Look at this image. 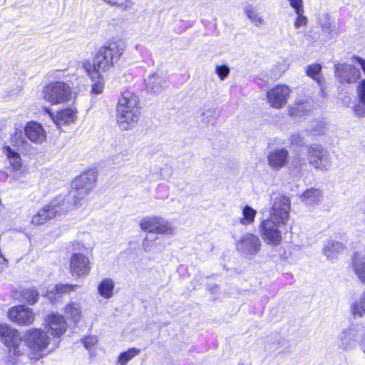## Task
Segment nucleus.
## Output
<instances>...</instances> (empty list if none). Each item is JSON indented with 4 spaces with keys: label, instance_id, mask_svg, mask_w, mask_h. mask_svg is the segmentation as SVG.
<instances>
[{
    "label": "nucleus",
    "instance_id": "473e14b6",
    "mask_svg": "<svg viewBox=\"0 0 365 365\" xmlns=\"http://www.w3.org/2000/svg\"><path fill=\"white\" fill-rule=\"evenodd\" d=\"M257 211L249 205H245L242 209V218L240 220L243 225H250L255 221Z\"/></svg>",
    "mask_w": 365,
    "mask_h": 365
},
{
    "label": "nucleus",
    "instance_id": "0eeeda50",
    "mask_svg": "<svg viewBox=\"0 0 365 365\" xmlns=\"http://www.w3.org/2000/svg\"><path fill=\"white\" fill-rule=\"evenodd\" d=\"M307 158L310 165L316 169L327 170L331 166L329 152L319 144L307 146Z\"/></svg>",
    "mask_w": 365,
    "mask_h": 365
},
{
    "label": "nucleus",
    "instance_id": "49530a36",
    "mask_svg": "<svg viewBox=\"0 0 365 365\" xmlns=\"http://www.w3.org/2000/svg\"><path fill=\"white\" fill-rule=\"evenodd\" d=\"M11 170L10 168H6L5 169L1 170L0 171V181L1 182H6L9 178V177H11L12 178H16V177L14 175L11 176V174L10 173Z\"/></svg>",
    "mask_w": 365,
    "mask_h": 365
},
{
    "label": "nucleus",
    "instance_id": "79ce46f5",
    "mask_svg": "<svg viewBox=\"0 0 365 365\" xmlns=\"http://www.w3.org/2000/svg\"><path fill=\"white\" fill-rule=\"evenodd\" d=\"M157 237L152 238L147 235L143 242V248L144 251L148 252H150L155 247V240Z\"/></svg>",
    "mask_w": 365,
    "mask_h": 365
},
{
    "label": "nucleus",
    "instance_id": "1a4fd4ad",
    "mask_svg": "<svg viewBox=\"0 0 365 365\" xmlns=\"http://www.w3.org/2000/svg\"><path fill=\"white\" fill-rule=\"evenodd\" d=\"M114 64L110 63L108 58L102 53V51H98L96 54L93 62L86 60L82 62V67L91 78L94 79L99 76L100 71H107L113 67Z\"/></svg>",
    "mask_w": 365,
    "mask_h": 365
},
{
    "label": "nucleus",
    "instance_id": "c03bdc74",
    "mask_svg": "<svg viewBox=\"0 0 365 365\" xmlns=\"http://www.w3.org/2000/svg\"><path fill=\"white\" fill-rule=\"evenodd\" d=\"M98 340L96 336H86L83 339V343L86 349H91L96 343Z\"/></svg>",
    "mask_w": 365,
    "mask_h": 365
},
{
    "label": "nucleus",
    "instance_id": "37998d69",
    "mask_svg": "<svg viewBox=\"0 0 365 365\" xmlns=\"http://www.w3.org/2000/svg\"><path fill=\"white\" fill-rule=\"evenodd\" d=\"M322 31L327 34V37L329 38H333L336 34L334 27H332L331 24L329 22H326L322 25Z\"/></svg>",
    "mask_w": 365,
    "mask_h": 365
},
{
    "label": "nucleus",
    "instance_id": "dca6fc26",
    "mask_svg": "<svg viewBox=\"0 0 365 365\" xmlns=\"http://www.w3.org/2000/svg\"><path fill=\"white\" fill-rule=\"evenodd\" d=\"M100 51L114 65L117 63L124 53L123 43L116 41L107 42L103 46L99 48Z\"/></svg>",
    "mask_w": 365,
    "mask_h": 365
},
{
    "label": "nucleus",
    "instance_id": "ddd939ff",
    "mask_svg": "<svg viewBox=\"0 0 365 365\" xmlns=\"http://www.w3.org/2000/svg\"><path fill=\"white\" fill-rule=\"evenodd\" d=\"M335 75L340 82L353 83L359 79L360 71L351 65L336 63Z\"/></svg>",
    "mask_w": 365,
    "mask_h": 365
},
{
    "label": "nucleus",
    "instance_id": "423d86ee",
    "mask_svg": "<svg viewBox=\"0 0 365 365\" xmlns=\"http://www.w3.org/2000/svg\"><path fill=\"white\" fill-rule=\"evenodd\" d=\"M43 98L51 104L67 102L71 97V87L61 81L50 83L44 86Z\"/></svg>",
    "mask_w": 365,
    "mask_h": 365
},
{
    "label": "nucleus",
    "instance_id": "7ed1b4c3",
    "mask_svg": "<svg viewBox=\"0 0 365 365\" xmlns=\"http://www.w3.org/2000/svg\"><path fill=\"white\" fill-rule=\"evenodd\" d=\"M139 98L130 91H125L119 98L116 106V119L123 130L134 127L140 118Z\"/></svg>",
    "mask_w": 365,
    "mask_h": 365
},
{
    "label": "nucleus",
    "instance_id": "cd10ccee",
    "mask_svg": "<svg viewBox=\"0 0 365 365\" xmlns=\"http://www.w3.org/2000/svg\"><path fill=\"white\" fill-rule=\"evenodd\" d=\"M114 286L113 279L110 278L104 279L98 284V293L104 299H110L113 294Z\"/></svg>",
    "mask_w": 365,
    "mask_h": 365
},
{
    "label": "nucleus",
    "instance_id": "5701e85b",
    "mask_svg": "<svg viewBox=\"0 0 365 365\" xmlns=\"http://www.w3.org/2000/svg\"><path fill=\"white\" fill-rule=\"evenodd\" d=\"M299 198L307 205H317L323 199L322 191L315 188L307 189Z\"/></svg>",
    "mask_w": 365,
    "mask_h": 365
},
{
    "label": "nucleus",
    "instance_id": "9d476101",
    "mask_svg": "<svg viewBox=\"0 0 365 365\" xmlns=\"http://www.w3.org/2000/svg\"><path fill=\"white\" fill-rule=\"evenodd\" d=\"M261 248V241L259 238L252 233L245 234L240 240L236 243V249L242 255H255Z\"/></svg>",
    "mask_w": 365,
    "mask_h": 365
},
{
    "label": "nucleus",
    "instance_id": "4be33fe9",
    "mask_svg": "<svg viewBox=\"0 0 365 365\" xmlns=\"http://www.w3.org/2000/svg\"><path fill=\"white\" fill-rule=\"evenodd\" d=\"M49 115L59 128L62 125L69 124L74 122L76 118V110L72 108H66L61 110V111L58 112L55 117L51 115L50 112Z\"/></svg>",
    "mask_w": 365,
    "mask_h": 365
},
{
    "label": "nucleus",
    "instance_id": "2eb2a0df",
    "mask_svg": "<svg viewBox=\"0 0 365 365\" xmlns=\"http://www.w3.org/2000/svg\"><path fill=\"white\" fill-rule=\"evenodd\" d=\"M24 134L32 143L41 144L46 140V133L43 126L35 121L28 122L24 127Z\"/></svg>",
    "mask_w": 365,
    "mask_h": 365
},
{
    "label": "nucleus",
    "instance_id": "e433bc0d",
    "mask_svg": "<svg viewBox=\"0 0 365 365\" xmlns=\"http://www.w3.org/2000/svg\"><path fill=\"white\" fill-rule=\"evenodd\" d=\"M91 80L93 82L92 92L96 94L101 93L104 88V82L101 75L99 73V76L96 77L94 79L91 78Z\"/></svg>",
    "mask_w": 365,
    "mask_h": 365
},
{
    "label": "nucleus",
    "instance_id": "ea45409f",
    "mask_svg": "<svg viewBox=\"0 0 365 365\" xmlns=\"http://www.w3.org/2000/svg\"><path fill=\"white\" fill-rule=\"evenodd\" d=\"M230 72V68L227 65L216 66L215 67V73L222 81L228 76Z\"/></svg>",
    "mask_w": 365,
    "mask_h": 365
},
{
    "label": "nucleus",
    "instance_id": "7c9ffc66",
    "mask_svg": "<svg viewBox=\"0 0 365 365\" xmlns=\"http://www.w3.org/2000/svg\"><path fill=\"white\" fill-rule=\"evenodd\" d=\"M38 292L33 288L24 289L21 292V300L30 305L34 304L38 299Z\"/></svg>",
    "mask_w": 365,
    "mask_h": 365
},
{
    "label": "nucleus",
    "instance_id": "f8f14e48",
    "mask_svg": "<svg viewBox=\"0 0 365 365\" xmlns=\"http://www.w3.org/2000/svg\"><path fill=\"white\" fill-rule=\"evenodd\" d=\"M289 93L290 90L288 86H277L267 93L269 104L277 109L284 107L287 104Z\"/></svg>",
    "mask_w": 365,
    "mask_h": 365
},
{
    "label": "nucleus",
    "instance_id": "f704fd0d",
    "mask_svg": "<svg viewBox=\"0 0 365 365\" xmlns=\"http://www.w3.org/2000/svg\"><path fill=\"white\" fill-rule=\"evenodd\" d=\"M65 313L68 317L73 319V321H78L81 314V309L79 304L76 303H71L67 304L65 307Z\"/></svg>",
    "mask_w": 365,
    "mask_h": 365
},
{
    "label": "nucleus",
    "instance_id": "a211bd4d",
    "mask_svg": "<svg viewBox=\"0 0 365 365\" xmlns=\"http://www.w3.org/2000/svg\"><path fill=\"white\" fill-rule=\"evenodd\" d=\"M46 322L51 334L54 336H61L66 331L67 323L62 315L52 314L48 316Z\"/></svg>",
    "mask_w": 365,
    "mask_h": 365
},
{
    "label": "nucleus",
    "instance_id": "4c0bfd02",
    "mask_svg": "<svg viewBox=\"0 0 365 365\" xmlns=\"http://www.w3.org/2000/svg\"><path fill=\"white\" fill-rule=\"evenodd\" d=\"M78 285L73 284H57L55 286L54 289L58 294H66L70 292H73L78 287Z\"/></svg>",
    "mask_w": 365,
    "mask_h": 365
},
{
    "label": "nucleus",
    "instance_id": "58836bf2",
    "mask_svg": "<svg viewBox=\"0 0 365 365\" xmlns=\"http://www.w3.org/2000/svg\"><path fill=\"white\" fill-rule=\"evenodd\" d=\"M322 70V66L318 63L309 65L306 69L307 75L314 79H316V76L320 73Z\"/></svg>",
    "mask_w": 365,
    "mask_h": 365
},
{
    "label": "nucleus",
    "instance_id": "72a5a7b5",
    "mask_svg": "<svg viewBox=\"0 0 365 365\" xmlns=\"http://www.w3.org/2000/svg\"><path fill=\"white\" fill-rule=\"evenodd\" d=\"M140 351L136 348H130L126 351L120 354L118 358V362L120 365H125L133 357L138 355Z\"/></svg>",
    "mask_w": 365,
    "mask_h": 365
},
{
    "label": "nucleus",
    "instance_id": "c756f323",
    "mask_svg": "<svg viewBox=\"0 0 365 365\" xmlns=\"http://www.w3.org/2000/svg\"><path fill=\"white\" fill-rule=\"evenodd\" d=\"M244 12L255 26L259 27L264 24L263 18L259 16L258 11L252 5L246 6Z\"/></svg>",
    "mask_w": 365,
    "mask_h": 365
},
{
    "label": "nucleus",
    "instance_id": "f03ea898",
    "mask_svg": "<svg viewBox=\"0 0 365 365\" xmlns=\"http://www.w3.org/2000/svg\"><path fill=\"white\" fill-rule=\"evenodd\" d=\"M291 200L280 192H272L269 195V217L260 221L259 231L263 240L268 245L277 246L282 241V229L289 218Z\"/></svg>",
    "mask_w": 365,
    "mask_h": 365
},
{
    "label": "nucleus",
    "instance_id": "39448f33",
    "mask_svg": "<svg viewBox=\"0 0 365 365\" xmlns=\"http://www.w3.org/2000/svg\"><path fill=\"white\" fill-rule=\"evenodd\" d=\"M96 181V175L94 172L81 175L73 180V188L69 192V196L74 199L75 205L79 204L80 201L91 192L95 186Z\"/></svg>",
    "mask_w": 365,
    "mask_h": 365
},
{
    "label": "nucleus",
    "instance_id": "bb28decb",
    "mask_svg": "<svg viewBox=\"0 0 365 365\" xmlns=\"http://www.w3.org/2000/svg\"><path fill=\"white\" fill-rule=\"evenodd\" d=\"M344 249V245L341 242L330 240L327 242L324 247V253L328 259H331L335 258Z\"/></svg>",
    "mask_w": 365,
    "mask_h": 365
},
{
    "label": "nucleus",
    "instance_id": "aec40b11",
    "mask_svg": "<svg viewBox=\"0 0 365 365\" xmlns=\"http://www.w3.org/2000/svg\"><path fill=\"white\" fill-rule=\"evenodd\" d=\"M288 151L284 148L275 149L268 155V163L271 168L279 170L287 163Z\"/></svg>",
    "mask_w": 365,
    "mask_h": 365
},
{
    "label": "nucleus",
    "instance_id": "2f4dec72",
    "mask_svg": "<svg viewBox=\"0 0 365 365\" xmlns=\"http://www.w3.org/2000/svg\"><path fill=\"white\" fill-rule=\"evenodd\" d=\"M156 234L173 235L174 233V227L171 222L160 217L158 221Z\"/></svg>",
    "mask_w": 365,
    "mask_h": 365
},
{
    "label": "nucleus",
    "instance_id": "f257e3e1",
    "mask_svg": "<svg viewBox=\"0 0 365 365\" xmlns=\"http://www.w3.org/2000/svg\"><path fill=\"white\" fill-rule=\"evenodd\" d=\"M26 340L21 333L4 323H0V339L8 349L5 359L7 365H21L29 360H38L46 355L50 344L46 332L40 329H30Z\"/></svg>",
    "mask_w": 365,
    "mask_h": 365
},
{
    "label": "nucleus",
    "instance_id": "c9c22d12",
    "mask_svg": "<svg viewBox=\"0 0 365 365\" xmlns=\"http://www.w3.org/2000/svg\"><path fill=\"white\" fill-rule=\"evenodd\" d=\"M10 141L14 146H22L26 140L24 138L22 130H16L11 136Z\"/></svg>",
    "mask_w": 365,
    "mask_h": 365
},
{
    "label": "nucleus",
    "instance_id": "6e6552de",
    "mask_svg": "<svg viewBox=\"0 0 365 365\" xmlns=\"http://www.w3.org/2000/svg\"><path fill=\"white\" fill-rule=\"evenodd\" d=\"M363 331L364 327L359 324H353L347 328L342 329L337 336L338 346L343 350L353 349L358 342Z\"/></svg>",
    "mask_w": 365,
    "mask_h": 365
},
{
    "label": "nucleus",
    "instance_id": "20e7f679",
    "mask_svg": "<svg viewBox=\"0 0 365 365\" xmlns=\"http://www.w3.org/2000/svg\"><path fill=\"white\" fill-rule=\"evenodd\" d=\"M72 207L73 204L65 196L58 195L33 216L31 223L34 225H42L66 213Z\"/></svg>",
    "mask_w": 365,
    "mask_h": 365
},
{
    "label": "nucleus",
    "instance_id": "a18cd8bd",
    "mask_svg": "<svg viewBox=\"0 0 365 365\" xmlns=\"http://www.w3.org/2000/svg\"><path fill=\"white\" fill-rule=\"evenodd\" d=\"M302 14L303 12H299V14H297L298 16L294 23L296 28H299L307 24V19Z\"/></svg>",
    "mask_w": 365,
    "mask_h": 365
},
{
    "label": "nucleus",
    "instance_id": "de8ad7c7",
    "mask_svg": "<svg viewBox=\"0 0 365 365\" xmlns=\"http://www.w3.org/2000/svg\"><path fill=\"white\" fill-rule=\"evenodd\" d=\"M289 4L294 9L296 14L303 12L302 0H292Z\"/></svg>",
    "mask_w": 365,
    "mask_h": 365
},
{
    "label": "nucleus",
    "instance_id": "412c9836",
    "mask_svg": "<svg viewBox=\"0 0 365 365\" xmlns=\"http://www.w3.org/2000/svg\"><path fill=\"white\" fill-rule=\"evenodd\" d=\"M312 108L311 103L304 98H299L289 106V115L294 118H301L305 115Z\"/></svg>",
    "mask_w": 365,
    "mask_h": 365
},
{
    "label": "nucleus",
    "instance_id": "6ab92c4d",
    "mask_svg": "<svg viewBox=\"0 0 365 365\" xmlns=\"http://www.w3.org/2000/svg\"><path fill=\"white\" fill-rule=\"evenodd\" d=\"M351 267L357 278L365 284V255L356 252L351 257Z\"/></svg>",
    "mask_w": 365,
    "mask_h": 365
},
{
    "label": "nucleus",
    "instance_id": "393cba45",
    "mask_svg": "<svg viewBox=\"0 0 365 365\" xmlns=\"http://www.w3.org/2000/svg\"><path fill=\"white\" fill-rule=\"evenodd\" d=\"M3 153L6 156L10 163L12 171H18L21 168L22 162L19 153L9 145H4L2 148Z\"/></svg>",
    "mask_w": 365,
    "mask_h": 365
},
{
    "label": "nucleus",
    "instance_id": "09e8293b",
    "mask_svg": "<svg viewBox=\"0 0 365 365\" xmlns=\"http://www.w3.org/2000/svg\"><path fill=\"white\" fill-rule=\"evenodd\" d=\"M305 164V159L302 158L299 155H297V156H296L292 160V165L296 168H301L303 165Z\"/></svg>",
    "mask_w": 365,
    "mask_h": 365
},
{
    "label": "nucleus",
    "instance_id": "b1692460",
    "mask_svg": "<svg viewBox=\"0 0 365 365\" xmlns=\"http://www.w3.org/2000/svg\"><path fill=\"white\" fill-rule=\"evenodd\" d=\"M349 312L354 318L365 316V289L350 303Z\"/></svg>",
    "mask_w": 365,
    "mask_h": 365
},
{
    "label": "nucleus",
    "instance_id": "a878e982",
    "mask_svg": "<svg viewBox=\"0 0 365 365\" xmlns=\"http://www.w3.org/2000/svg\"><path fill=\"white\" fill-rule=\"evenodd\" d=\"M359 102L356 103L353 110L354 114L359 118L365 116V80H363L357 88Z\"/></svg>",
    "mask_w": 365,
    "mask_h": 365
},
{
    "label": "nucleus",
    "instance_id": "4468645a",
    "mask_svg": "<svg viewBox=\"0 0 365 365\" xmlns=\"http://www.w3.org/2000/svg\"><path fill=\"white\" fill-rule=\"evenodd\" d=\"M70 267L71 274L78 277L88 274L91 269L88 258L81 253L72 255Z\"/></svg>",
    "mask_w": 365,
    "mask_h": 365
},
{
    "label": "nucleus",
    "instance_id": "f3484780",
    "mask_svg": "<svg viewBox=\"0 0 365 365\" xmlns=\"http://www.w3.org/2000/svg\"><path fill=\"white\" fill-rule=\"evenodd\" d=\"M146 90L153 94H160L168 87L165 77L160 73L150 74L145 80Z\"/></svg>",
    "mask_w": 365,
    "mask_h": 365
},
{
    "label": "nucleus",
    "instance_id": "a19ab883",
    "mask_svg": "<svg viewBox=\"0 0 365 365\" xmlns=\"http://www.w3.org/2000/svg\"><path fill=\"white\" fill-rule=\"evenodd\" d=\"M304 133H296L292 135L290 137V142L292 145H296L298 146H301L304 144V137L308 133V131L306 130L304 132Z\"/></svg>",
    "mask_w": 365,
    "mask_h": 365
},
{
    "label": "nucleus",
    "instance_id": "c85d7f7f",
    "mask_svg": "<svg viewBox=\"0 0 365 365\" xmlns=\"http://www.w3.org/2000/svg\"><path fill=\"white\" fill-rule=\"evenodd\" d=\"M159 220L160 216L145 217L141 220L140 227L143 231L155 233Z\"/></svg>",
    "mask_w": 365,
    "mask_h": 365
},
{
    "label": "nucleus",
    "instance_id": "9b49d317",
    "mask_svg": "<svg viewBox=\"0 0 365 365\" xmlns=\"http://www.w3.org/2000/svg\"><path fill=\"white\" fill-rule=\"evenodd\" d=\"M8 317L14 323L22 326H29L35 319V315L32 309L24 305L11 307L9 310Z\"/></svg>",
    "mask_w": 365,
    "mask_h": 365
}]
</instances>
